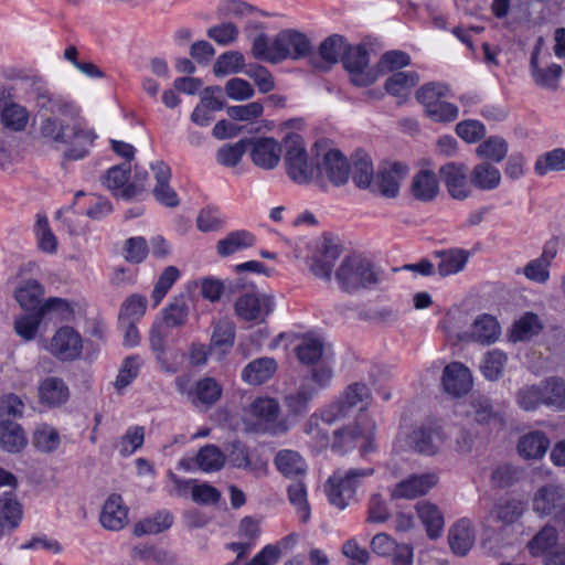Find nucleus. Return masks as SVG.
Instances as JSON below:
<instances>
[{
    "instance_id": "nucleus-52",
    "label": "nucleus",
    "mask_w": 565,
    "mask_h": 565,
    "mask_svg": "<svg viewBox=\"0 0 565 565\" xmlns=\"http://www.w3.org/2000/svg\"><path fill=\"white\" fill-rule=\"evenodd\" d=\"M222 392L223 387L215 379L209 376L203 377L195 384V398L193 399V404H202L206 407H211L221 398Z\"/></svg>"
},
{
    "instance_id": "nucleus-32",
    "label": "nucleus",
    "mask_w": 565,
    "mask_h": 565,
    "mask_svg": "<svg viewBox=\"0 0 565 565\" xmlns=\"http://www.w3.org/2000/svg\"><path fill=\"white\" fill-rule=\"evenodd\" d=\"M500 170L489 161H481L470 170V183L472 188L488 192L497 190L501 184Z\"/></svg>"
},
{
    "instance_id": "nucleus-19",
    "label": "nucleus",
    "mask_w": 565,
    "mask_h": 565,
    "mask_svg": "<svg viewBox=\"0 0 565 565\" xmlns=\"http://www.w3.org/2000/svg\"><path fill=\"white\" fill-rule=\"evenodd\" d=\"M278 62L287 58L298 60L309 54V39L295 30H284L275 36Z\"/></svg>"
},
{
    "instance_id": "nucleus-22",
    "label": "nucleus",
    "mask_w": 565,
    "mask_h": 565,
    "mask_svg": "<svg viewBox=\"0 0 565 565\" xmlns=\"http://www.w3.org/2000/svg\"><path fill=\"white\" fill-rule=\"evenodd\" d=\"M544 46L543 38H539L534 44L531 60H530V68L531 75L533 77L534 83L542 87L551 90H556L558 87V81L562 75V66L558 64H551L550 66L543 68L539 65V55Z\"/></svg>"
},
{
    "instance_id": "nucleus-49",
    "label": "nucleus",
    "mask_w": 565,
    "mask_h": 565,
    "mask_svg": "<svg viewBox=\"0 0 565 565\" xmlns=\"http://www.w3.org/2000/svg\"><path fill=\"white\" fill-rule=\"evenodd\" d=\"M33 233L35 235L36 246L42 253L49 255H55L57 253L58 241L51 230L49 220L45 215H36Z\"/></svg>"
},
{
    "instance_id": "nucleus-47",
    "label": "nucleus",
    "mask_w": 565,
    "mask_h": 565,
    "mask_svg": "<svg viewBox=\"0 0 565 565\" xmlns=\"http://www.w3.org/2000/svg\"><path fill=\"white\" fill-rule=\"evenodd\" d=\"M509 145L507 140L499 136H492L483 140L476 148V154L489 161L492 164L502 162L508 156Z\"/></svg>"
},
{
    "instance_id": "nucleus-12",
    "label": "nucleus",
    "mask_w": 565,
    "mask_h": 565,
    "mask_svg": "<svg viewBox=\"0 0 565 565\" xmlns=\"http://www.w3.org/2000/svg\"><path fill=\"white\" fill-rule=\"evenodd\" d=\"M408 168L401 162L383 163L374 178L371 192L385 199H395L399 194L402 180L406 177Z\"/></svg>"
},
{
    "instance_id": "nucleus-53",
    "label": "nucleus",
    "mask_w": 565,
    "mask_h": 565,
    "mask_svg": "<svg viewBox=\"0 0 565 565\" xmlns=\"http://www.w3.org/2000/svg\"><path fill=\"white\" fill-rule=\"evenodd\" d=\"M22 511L20 503L10 493L6 492L0 498V526L3 530H13L21 520Z\"/></svg>"
},
{
    "instance_id": "nucleus-39",
    "label": "nucleus",
    "mask_w": 565,
    "mask_h": 565,
    "mask_svg": "<svg viewBox=\"0 0 565 565\" xmlns=\"http://www.w3.org/2000/svg\"><path fill=\"white\" fill-rule=\"evenodd\" d=\"M299 362L303 365H316L327 356L326 344L322 339L307 334L296 348Z\"/></svg>"
},
{
    "instance_id": "nucleus-61",
    "label": "nucleus",
    "mask_w": 565,
    "mask_h": 565,
    "mask_svg": "<svg viewBox=\"0 0 565 565\" xmlns=\"http://www.w3.org/2000/svg\"><path fill=\"white\" fill-rule=\"evenodd\" d=\"M505 363L507 355L499 350H492L483 358L480 370L487 380L497 381L502 376Z\"/></svg>"
},
{
    "instance_id": "nucleus-60",
    "label": "nucleus",
    "mask_w": 565,
    "mask_h": 565,
    "mask_svg": "<svg viewBox=\"0 0 565 565\" xmlns=\"http://www.w3.org/2000/svg\"><path fill=\"white\" fill-rule=\"evenodd\" d=\"M225 462V456L218 447L206 445L202 447L196 455V463L199 468L205 472L220 470Z\"/></svg>"
},
{
    "instance_id": "nucleus-57",
    "label": "nucleus",
    "mask_w": 565,
    "mask_h": 565,
    "mask_svg": "<svg viewBox=\"0 0 565 565\" xmlns=\"http://www.w3.org/2000/svg\"><path fill=\"white\" fill-rule=\"evenodd\" d=\"M419 81L416 72H396L385 82V89L394 96H404Z\"/></svg>"
},
{
    "instance_id": "nucleus-15",
    "label": "nucleus",
    "mask_w": 565,
    "mask_h": 565,
    "mask_svg": "<svg viewBox=\"0 0 565 565\" xmlns=\"http://www.w3.org/2000/svg\"><path fill=\"white\" fill-rule=\"evenodd\" d=\"M445 440L441 427L436 422H426L416 426L408 435L409 447L418 454H436Z\"/></svg>"
},
{
    "instance_id": "nucleus-5",
    "label": "nucleus",
    "mask_w": 565,
    "mask_h": 565,
    "mask_svg": "<svg viewBox=\"0 0 565 565\" xmlns=\"http://www.w3.org/2000/svg\"><path fill=\"white\" fill-rule=\"evenodd\" d=\"M22 83L25 85L29 97L34 102L39 110L50 113V116L70 119L79 116V109L71 100L51 92L40 76H26Z\"/></svg>"
},
{
    "instance_id": "nucleus-45",
    "label": "nucleus",
    "mask_w": 565,
    "mask_h": 565,
    "mask_svg": "<svg viewBox=\"0 0 565 565\" xmlns=\"http://www.w3.org/2000/svg\"><path fill=\"white\" fill-rule=\"evenodd\" d=\"M351 174L358 188L371 190L375 174L372 160L367 153H355L352 161Z\"/></svg>"
},
{
    "instance_id": "nucleus-64",
    "label": "nucleus",
    "mask_w": 565,
    "mask_h": 565,
    "mask_svg": "<svg viewBox=\"0 0 565 565\" xmlns=\"http://www.w3.org/2000/svg\"><path fill=\"white\" fill-rule=\"evenodd\" d=\"M247 151V138L241 139L233 145H224L216 152V160L220 164L234 168L242 160Z\"/></svg>"
},
{
    "instance_id": "nucleus-21",
    "label": "nucleus",
    "mask_w": 565,
    "mask_h": 565,
    "mask_svg": "<svg viewBox=\"0 0 565 565\" xmlns=\"http://www.w3.org/2000/svg\"><path fill=\"white\" fill-rule=\"evenodd\" d=\"M437 482L438 477L433 472L412 475L393 488L391 498L413 500L425 495Z\"/></svg>"
},
{
    "instance_id": "nucleus-59",
    "label": "nucleus",
    "mask_w": 565,
    "mask_h": 565,
    "mask_svg": "<svg viewBox=\"0 0 565 565\" xmlns=\"http://www.w3.org/2000/svg\"><path fill=\"white\" fill-rule=\"evenodd\" d=\"M288 499L296 508L301 522L306 523L310 519V507L307 500V490L302 481H294L288 486Z\"/></svg>"
},
{
    "instance_id": "nucleus-11",
    "label": "nucleus",
    "mask_w": 565,
    "mask_h": 565,
    "mask_svg": "<svg viewBox=\"0 0 565 565\" xmlns=\"http://www.w3.org/2000/svg\"><path fill=\"white\" fill-rule=\"evenodd\" d=\"M533 511L541 516L552 515L565 523V488L556 483L540 487L533 497Z\"/></svg>"
},
{
    "instance_id": "nucleus-35",
    "label": "nucleus",
    "mask_w": 565,
    "mask_h": 565,
    "mask_svg": "<svg viewBox=\"0 0 565 565\" xmlns=\"http://www.w3.org/2000/svg\"><path fill=\"white\" fill-rule=\"evenodd\" d=\"M235 342V326L228 320H221L215 323L210 342V355L217 360L233 348Z\"/></svg>"
},
{
    "instance_id": "nucleus-16",
    "label": "nucleus",
    "mask_w": 565,
    "mask_h": 565,
    "mask_svg": "<svg viewBox=\"0 0 565 565\" xmlns=\"http://www.w3.org/2000/svg\"><path fill=\"white\" fill-rule=\"evenodd\" d=\"M236 315L246 321L264 320L274 309V297L266 294L245 292L234 305Z\"/></svg>"
},
{
    "instance_id": "nucleus-43",
    "label": "nucleus",
    "mask_w": 565,
    "mask_h": 565,
    "mask_svg": "<svg viewBox=\"0 0 565 565\" xmlns=\"http://www.w3.org/2000/svg\"><path fill=\"white\" fill-rule=\"evenodd\" d=\"M189 312V297L185 294H180L161 310L159 318L162 319L166 324L177 329L186 323Z\"/></svg>"
},
{
    "instance_id": "nucleus-51",
    "label": "nucleus",
    "mask_w": 565,
    "mask_h": 565,
    "mask_svg": "<svg viewBox=\"0 0 565 565\" xmlns=\"http://www.w3.org/2000/svg\"><path fill=\"white\" fill-rule=\"evenodd\" d=\"M275 463L287 478L301 477L306 473L303 458L294 450H280L276 456Z\"/></svg>"
},
{
    "instance_id": "nucleus-33",
    "label": "nucleus",
    "mask_w": 565,
    "mask_h": 565,
    "mask_svg": "<svg viewBox=\"0 0 565 565\" xmlns=\"http://www.w3.org/2000/svg\"><path fill=\"white\" fill-rule=\"evenodd\" d=\"M448 543L454 554L466 556L475 543L471 521L468 519L457 521L449 529Z\"/></svg>"
},
{
    "instance_id": "nucleus-23",
    "label": "nucleus",
    "mask_w": 565,
    "mask_h": 565,
    "mask_svg": "<svg viewBox=\"0 0 565 565\" xmlns=\"http://www.w3.org/2000/svg\"><path fill=\"white\" fill-rule=\"evenodd\" d=\"M51 352L62 361L74 360L82 352V339L71 327H62L51 342Z\"/></svg>"
},
{
    "instance_id": "nucleus-38",
    "label": "nucleus",
    "mask_w": 565,
    "mask_h": 565,
    "mask_svg": "<svg viewBox=\"0 0 565 565\" xmlns=\"http://www.w3.org/2000/svg\"><path fill=\"white\" fill-rule=\"evenodd\" d=\"M28 439L23 428L10 419H0V448L10 454L25 448Z\"/></svg>"
},
{
    "instance_id": "nucleus-34",
    "label": "nucleus",
    "mask_w": 565,
    "mask_h": 565,
    "mask_svg": "<svg viewBox=\"0 0 565 565\" xmlns=\"http://www.w3.org/2000/svg\"><path fill=\"white\" fill-rule=\"evenodd\" d=\"M434 257L438 259V275L448 277L465 269L469 259V252L461 248H449L434 252Z\"/></svg>"
},
{
    "instance_id": "nucleus-24",
    "label": "nucleus",
    "mask_w": 565,
    "mask_h": 565,
    "mask_svg": "<svg viewBox=\"0 0 565 565\" xmlns=\"http://www.w3.org/2000/svg\"><path fill=\"white\" fill-rule=\"evenodd\" d=\"M441 384L448 394L459 397L472 387L470 370L459 362H452L444 369Z\"/></svg>"
},
{
    "instance_id": "nucleus-50",
    "label": "nucleus",
    "mask_w": 565,
    "mask_h": 565,
    "mask_svg": "<svg viewBox=\"0 0 565 565\" xmlns=\"http://www.w3.org/2000/svg\"><path fill=\"white\" fill-rule=\"evenodd\" d=\"M563 171H565V149L563 148L542 153L534 163V172L540 177Z\"/></svg>"
},
{
    "instance_id": "nucleus-44",
    "label": "nucleus",
    "mask_w": 565,
    "mask_h": 565,
    "mask_svg": "<svg viewBox=\"0 0 565 565\" xmlns=\"http://www.w3.org/2000/svg\"><path fill=\"white\" fill-rule=\"evenodd\" d=\"M543 405L556 411H565V380L551 376L542 382Z\"/></svg>"
},
{
    "instance_id": "nucleus-13",
    "label": "nucleus",
    "mask_w": 565,
    "mask_h": 565,
    "mask_svg": "<svg viewBox=\"0 0 565 565\" xmlns=\"http://www.w3.org/2000/svg\"><path fill=\"white\" fill-rule=\"evenodd\" d=\"M284 145L273 137L247 138V151L252 162L263 170H274L280 162Z\"/></svg>"
},
{
    "instance_id": "nucleus-28",
    "label": "nucleus",
    "mask_w": 565,
    "mask_h": 565,
    "mask_svg": "<svg viewBox=\"0 0 565 565\" xmlns=\"http://www.w3.org/2000/svg\"><path fill=\"white\" fill-rule=\"evenodd\" d=\"M550 446L551 440L545 433L533 430L520 437L516 450L525 460H540L545 456Z\"/></svg>"
},
{
    "instance_id": "nucleus-54",
    "label": "nucleus",
    "mask_w": 565,
    "mask_h": 565,
    "mask_svg": "<svg viewBox=\"0 0 565 565\" xmlns=\"http://www.w3.org/2000/svg\"><path fill=\"white\" fill-rule=\"evenodd\" d=\"M173 523V516L167 511H160L152 518L145 519L135 525L134 533L137 536L158 534L168 530Z\"/></svg>"
},
{
    "instance_id": "nucleus-63",
    "label": "nucleus",
    "mask_w": 565,
    "mask_h": 565,
    "mask_svg": "<svg viewBox=\"0 0 565 565\" xmlns=\"http://www.w3.org/2000/svg\"><path fill=\"white\" fill-rule=\"evenodd\" d=\"M245 60L242 53L237 51L225 52L220 55L213 65V72L216 76H224L230 73H238L243 70Z\"/></svg>"
},
{
    "instance_id": "nucleus-55",
    "label": "nucleus",
    "mask_w": 565,
    "mask_h": 565,
    "mask_svg": "<svg viewBox=\"0 0 565 565\" xmlns=\"http://www.w3.org/2000/svg\"><path fill=\"white\" fill-rule=\"evenodd\" d=\"M32 443L39 451L50 454L57 449L61 439L54 427L49 424H40L33 433Z\"/></svg>"
},
{
    "instance_id": "nucleus-46",
    "label": "nucleus",
    "mask_w": 565,
    "mask_h": 565,
    "mask_svg": "<svg viewBox=\"0 0 565 565\" xmlns=\"http://www.w3.org/2000/svg\"><path fill=\"white\" fill-rule=\"evenodd\" d=\"M500 335V326L494 317L482 315L478 317L472 326L470 338L481 344H491Z\"/></svg>"
},
{
    "instance_id": "nucleus-48",
    "label": "nucleus",
    "mask_w": 565,
    "mask_h": 565,
    "mask_svg": "<svg viewBox=\"0 0 565 565\" xmlns=\"http://www.w3.org/2000/svg\"><path fill=\"white\" fill-rule=\"evenodd\" d=\"M44 295L43 286L35 279L26 280L14 291V298L19 305L26 311L36 310L41 306V299Z\"/></svg>"
},
{
    "instance_id": "nucleus-30",
    "label": "nucleus",
    "mask_w": 565,
    "mask_h": 565,
    "mask_svg": "<svg viewBox=\"0 0 565 565\" xmlns=\"http://www.w3.org/2000/svg\"><path fill=\"white\" fill-rule=\"evenodd\" d=\"M154 172L156 186L153 189L154 198L163 205L174 207L179 205V199L175 191L169 185L171 179L170 167L163 161H157L151 166Z\"/></svg>"
},
{
    "instance_id": "nucleus-26",
    "label": "nucleus",
    "mask_w": 565,
    "mask_h": 565,
    "mask_svg": "<svg viewBox=\"0 0 565 565\" xmlns=\"http://www.w3.org/2000/svg\"><path fill=\"white\" fill-rule=\"evenodd\" d=\"M409 192L412 198L418 202L434 201L439 193V181L436 173L427 169L416 172L412 178Z\"/></svg>"
},
{
    "instance_id": "nucleus-27",
    "label": "nucleus",
    "mask_w": 565,
    "mask_h": 565,
    "mask_svg": "<svg viewBox=\"0 0 565 565\" xmlns=\"http://www.w3.org/2000/svg\"><path fill=\"white\" fill-rule=\"evenodd\" d=\"M321 423L324 425L331 426L335 422H329L323 416V408L319 412H316L309 416V418L303 424V433L308 437V441L313 450L320 452L327 448H330L331 437L328 431L321 426Z\"/></svg>"
},
{
    "instance_id": "nucleus-62",
    "label": "nucleus",
    "mask_w": 565,
    "mask_h": 565,
    "mask_svg": "<svg viewBox=\"0 0 565 565\" xmlns=\"http://www.w3.org/2000/svg\"><path fill=\"white\" fill-rule=\"evenodd\" d=\"M28 110L14 103L6 104L1 111L2 124L15 131L23 130L28 124Z\"/></svg>"
},
{
    "instance_id": "nucleus-7",
    "label": "nucleus",
    "mask_w": 565,
    "mask_h": 565,
    "mask_svg": "<svg viewBox=\"0 0 565 565\" xmlns=\"http://www.w3.org/2000/svg\"><path fill=\"white\" fill-rule=\"evenodd\" d=\"M247 416L257 431L270 435L286 434L290 424L281 416L279 402L274 397H257L247 408Z\"/></svg>"
},
{
    "instance_id": "nucleus-4",
    "label": "nucleus",
    "mask_w": 565,
    "mask_h": 565,
    "mask_svg": "<svg viewBox=\"0 0 565 565\" xmlns=\"http://www.w3.org/2000/svg\"><path fill=\"white\" fill-rule=\"evenodd\" d=\"M335 279L345 292L367 289L381 280L380 269L370 260L360 256H348L335 271Z\"/></svg>"
},
{
    "instance_id": "nucleus-42",
    "label": "nucleus",
    "mask_w": 565,
    "mask_h": 565,
    "mask_svg": "<svg viewBox=\"0 0 565 565\" xmlns=\"http://www.w3.org/2000/svg\"><path fill=\"white\" fill-rule=\"evenodd\" d=\"M344 49V38L339 34H333L323 40L320 44L319 54L322 61L316 63L315 58H311V63L315 67L326 71L339 62V57L342 55Z\"/></svg>"
},
{
    "instance_id": "nucleus-40",
    "label": "nucleus",
    "mask_w": 565,
    "mask_h": 565,
    "mask_svg": "<svg viewBox=\"0 0 565 565\" xmlns=\"http://www.w3.org/2000/svg\"><path fill=\"white\" fill-rule=\"evenodd\" d=\"M255 241V236L246 230L233 231L217 242L216 252L222 257H228L254 246Z\"/></svg>"
},
{
    "instance_id": "nucleus-37",
    "label": "nucleus",
    "mask_w": 565,
    "mask_h": 565,
    "mask_svg": "<svg viewBox=\"0 0 565 565\" xmlns=\"http://www.w3.org/2000/svg\"><path fill=\"white\" fill-rule=\"evenodd\" d=\"M416 512L425 526L427 536L430 540L440 537L445 527V519L439 508L430 502L420 501L416 504Z\"/></svg>"
},
{
    "instance_id": "nucleus-8",
    "label": "nucleus",
    "mask_w": 565,
    "mask_h": 565,
    "mask_svg": "<svg viewBox=\"0 0 565 565\" xmlns=\"http://www.w3.org/2000/svg\"><path fill=\"white\" fill-rule=\"evenodd\" d=\"M373 468H354L347 471L337 470L328 479L326 491L332 505L340 510H344L349 500L353 498L356 488L361 481L372 476Z\"/></svg>"
},
{
    "instance_id": "nucleus-58",
    "label": "nucleus",
    "mask_w": 565,
    "mask_h": 565,
    "mask_svg": "<svg viewBox=\"0 0 565 565\" xmlns=\"http://www.w3.org/2000/svg\"><path fill=\"white\" fill-rule=\"evenodd\" d=\"M541 330L542 324L539 317L532 312H527L514 322L511 339L515 342L524 341L536 335Z\"/></svg>"
},
{
    "instance_id": "nucleus-20",
    "label": "nucleus",
    "mask_w": 565,
    "mask_h": 565,
    "mask_svg": "<svg viewBox=\"0 0 565 565\" xmlns=\"http://www.w3.org/2000/svg\"><path fill=\"white\" fill-rule=\"evenodd\" d=\"M317 394V387L309 380H302L296 390L287 393L282 398L287 419L303 417Z\"/></svg>"
},
{
    "instance_id": "nucleus-36",
    "label": "nucleus",
    "mask_w": 565,
    "mask_h": 565,
    "mask_svg": "<svg viewBox=\"0 0 565 565\" xmlns=\"http://www.w3.org/2000/svg\"><path fill=\"white\" fill-rule=\"evenodd\" d=\"M466 416L480 425H489L500 419V415L494 409L492 401L481 394L470 396L467 404Z\"/></svg>"
},
{
    "instance_id": "nucleus-29",
    "label": "nucleus",
    "mask_w": 565,
    "mask_h": 565,
    "mask_svg": "<svg viewBox=\"0 0 565 565\" xmlns=\"http://www.w3.org/2000/svg\"><path fill=\"white\" fill-rule=\"evenodd\" d=\"M39 402L49 407H57L67 402L70 390L63 379L49 376L38 387Z\"/></svg>"
},
{
    "instance_id": "nucleus-14",
    "label": "nucleus",
    "mask_w": 565,
    "mask_h": 565,
    "mask_svg": "<svg viewBox=\"0 0 565 565\" xmlns=\"http://www.w3.org/2000/svg\"><path fill=\"white\" fill-rule=\"evenodd\" d=\"M439 175L452 199L463 201L471 196L470 172L463 163L448 162L440 167Z\"/></svg>"
},
{
    "instance_id": "nucleus-6",
    "label": "nucleus",
    "mask_w": 565,
    "mask_h": 565,
    "mask_svg": "<svg viewBox=\"0 0 565 565\" xmlns=\"http://www.w3.org/2000/svg\"><path fill=\"white\" fill-rule=\"evenodd\" d=\"M449 93V87L444 83L430 82L416 92V99L423 105L425 114L434 121L450 122L458 118L459 108L444 100Z\"/></svg>"
},
{
    "instance_id": "nucleus-2",
    "label": "nucleus",
    "mask_w": 565,
    "mask_h": 565,
    "mask_svg": "<svg viewBox=\"0 0 565 565\" xmlns=\"http://www.w3.org/2000/svg\"><path fill=\"white\" fill-rule=\"evenodd\" d=\"M285 166L287 175L297 184H317L319 178V158L310 156L303 138L298 134H289L284 139Z\"/></svg>"
},
{
    "instance_id": "nucleus-1",
    "label": "nucleus",
    "mask_w": 565,
    "mask_h": 565,
    "mask_svg": "<svg viewBox=\"0 0 565 565\" xmlns=\"http://www.w3.org/2000/svg\"><path fill=\"white\" fill-rule=\"evenodd\" d=\"M40 134L56 146H64V158L70 160L85 158L96 139L95 132L83 126L77 118L58 116L45 117L41 121Z\"/></svg>"
},
{
    "instance_id": "nucleus-31",
    "label": "nucleus",
    "mask_w": 565,
    "mask_h": 565,
    "mask_svg": "<svg viewBox=\"0 0 565 565\" xmlns=\"http://www.w3.org/2000/svg\"><path fill=\"white\" fill-rule=\"evenodd\" d=\"M102 525L110 531H119L128 523V509L118 494H111L104 503L100 514Z\"/></svg>"
},
{
    "instance_id": "nucleus-10",
    "label": "nucleus",
    "mask_w": 565,
    "mask_h": 565,
    "mask_svg": "<svg viewBox=\"0 0 565 565\" xmlns=\"http://www.w3.org/2000/svg\"><path fill=\"white\" fill-rule=\"evenodd\" d=\"M370 398L371 392L365 384L352 383L337 401L323 407V416L329 422H339L345 418L353 407H365Z\"/></svg>"
},
{
    "instance_id": "nucleus-9",
    "label": "nucleus",
    "mask_w": 565,
    "mask_h": 565,
    "mask_svg": "<svg viewBox=\"0 0 565 565\" xmlns=\"http://www.w3.org/2000/svg\"><path fill=\"white\" fill-rule=\"evenodd\" d=\"M319 158V178L317 185L324 186L326 180L334 186L344 185L351 174V166L343 153L337 149H328L323 153L317 152Z\"/></svg>"
},
{
    "instance_id": "nucleus-18",
    "label": "nucleus",
    "mask_w": 565,
    "mask_h": 565,
    "mask_svg": "<svg viewBox=\"0 0 565 565\" xmlns=\"http://www.w3.org/2000/svg\"><path fill=\"white\" fill-rule=\"evenodd\" d=\"M559 250V241L557 237L548 239L540 257L529 262L523 268V275L531 281L546 284L550 279V267Z\"/></svg>"
},
{
    "instance_id": "nucleus-25",
    "label": "nucleus",
    "mask_w": 565,
    "mask_h": 565,
    "mask_svg": "<svg viewBox=\"0 0 565 565\" xmlns=\"http://www.w3.org/2000/svg\"><path fill=\"white\" fill-rule=\"evenodd\" d=\"M341 248L330 237L323 236L318 255L315 256L311 265L312 274L327 281L331 280L333 266L340 257Z\"/></svg>"
},
{
    "instance_id": "nucleus-17",
    "label": "nucleus",
    "mask_w": 565,
    "mask_h": 565,
    "mask_svg": "<svg viewBox=\"0 0 565 565\" xmlns=\"http://www.w3.org/2000/svg\"><path fill=\"white\" fill-rule=\"evenodd\" d=\"M344 68L351 74L352 82L358 86H367L375 81V76L367 72L369 54L365 47L345 46L342 52Z\"/></svg>"
},
{
    "instance_id": "nucleus-56",
    "label": "nucleus",
    "mask_w": 565,
    "mask_h": 565,
    "mask_svg": "<svg viewBox=\"0 0 565 565\" xmlns=\"http://www.w3.org/2000/svg\"><path fill=\"white\" fill-rule=\"evenodd\" d=\"M557 533L553 526L543 527L529 543L530 553L533 556H545L557 548Z\"/></svg>"
},
{
    "instance_id": "nucleus-41",
    "label": "nucleus",
    "mask_w": 565,
    "mask_h": 565,
    "mask_svg": "<svg viewBox=\"0 0 565 565\" xmlns=\"http://www.w3.org/2000/svg\"><path fill=\"white\" fill-rule=\"evenodd\" d=\"M277 363L273 358H259L248 363L243 372L242 377L252 385H259L268 381L276 372Z\"/></svg>"
},
{
    "instance_id": "nucleus-3",
    "label": "nucleus",
    "mask_w": 565,
    "mask_h": 565,
    "mask_svg": "<svg viewBox=\"0 0 565 565\" xmlns=\"http://www.w3.org/2000/svg\"><path fill=\"white\" fill-rule=\"evenodd\" d=\"M376 425L371 419L348 423L332 431L330 449L337 455H347L359 448L362 455L375 450Z\"/></svg>"
}]
</instances>
